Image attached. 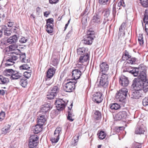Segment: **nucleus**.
Wrapping results in <instances>:
<instances>
[{
  "label": "nucleus",
  "mask_w": 148,
  "mask_h": 148,
  "mask_svg": "<svg viewBox=\"0 0 148 148\" xmlns=\"http://www.w3.org/2000/svg\"><path fill=\"white\" fill-rule=\"evenodd\" d=\"M138 40L140 45H142L143 43V39L142 35H141V36L138 38Z\"/></svg>",
  "instance_id": "nucleus-60"
},
{
  "label": "nucleus",
  "mask_w": 148,
  "mask_h": 148,
  "mask_svg": "<svg viewBox=\"0 0 148 148\" xmlns=\"http://www.w3.org/2000/svg\"><path fill=\"white\" fill-rule=\"evenodd\" d=\"M142 147L141 143L135 142L133 144L132 148H141Z\"/></svg>",
  "instance_id": "nucleus-44"
},
{
  "label": "nucleus",
  "mask_w": 148,
  "mask_h": 148,
  "mask_svg": "<svg viewBox=\"0 0 148 148\" xmlns=\"http://www.w3.org/2000/svg\"><path fill=\"white\" fill-rule=\"evenodd\" d=\"M76 83V82L71 81L67 82L63 86L64 90L66 92H72L75 88V84Z\"/></svg>",
  "instance_id": "nucleus-6"
},
{
  "label": "nucleus",
  "mask_w": 148,
  "mask_h": 148,
  "mask_svg": "<svg viewBox=\"0 0 148 148\" xmlns=\"http://www.w3.org/2000/svg\"><path fill=\"white\" fill-rule=\"evenodd\" d=\"M127 117V113L125 111H120L114 117V119L116 121L120 120L125 119Z\"/></svg>",
  "instance_id": "nucleus-11"
},
{
  "label": "nucleus",
  "mask_w": 148,
  "mask_h": 148,
  "mask_svg": "<svg viewBox=\"0 0 148 148\" xmlns=\"http://www.w3.org/2000/svg\"><path fill=\"white\" fill-rule=\"evenodd\" d=\"M20 69L23 70H28L30 68V67L27 64H23L20 66Z\"/></svg>",
  "instance_id": "nucleus-49"
},
{
  "label": "nucleus",
  "mask_w": 148,
  "mask_h": 148,
  "mask_svg": "<svg viewBox=\"0 0 148 148\" xmlns=\"http://www.w3.org/2000/svg\"><path fill=\"white\" fill-rule=\"evenodd\" d=\"M26 56L25 53H21L20 54V59L21 62L23 63H27L29 62L28 59L26 60Z\"/></svg>",
  "instance_id": "nucleus-33"
},
{
  "label": "nucleus",
  "mask_w": 148,
  "mask_h": 148,
  "mask_svg": "<svg viewBox=\"0 0 148 148\" xmlns=\"http://www.w3.org/2000/svg\"><path fill=\"white\" fill-rule=\"evenodd\" d=\"M132 86L135 90L146 92L148 91V79L146 81L134 80Z\"/></svg>",
  "instance_id": "nucleus-2"
},
{
  "label": "nucleus",
  "mask_w": 148,
  "mask_h": 148,
  "mask_svg": "<svg viewBox=\"0 0 148 148\" xmlns=\"http://www.w3.org/2000/svg\"><path fill=\"white\" fill-rule=\"evenodd\" d=\"M27 40V39L24 37H22L19 40V42L22 43L26 42Z\"/></svg>",
  "instance_id": "nucleus-55"
},
{
  "label": "nucleus",
  "mask_w": 148,
  "mask_h": 148,
  "mask_svg": "<svg viewBox=\"0 0 148 148\" xmlns=\"http://www.w3.org/2000/svg\"><path fill=\"white\" fill-rule=\"evenodd\" d=\"M42 125L38 124L32 127V131L34 134H38L42 131Z\"/></svg>",
  "instance_id": "nucleus-20"
},
{
  "label": "nucleus",
  "mask_w": 148,
  "mask_h": 148,
  "mask_svg": "<svg viewBox=\"0 0 148 148\" xmlns=\"http://www.w3.org/2000/svg\"><path fill=\"white\" fill-rule=\"evenodd\" d=\"M92 100L93 101L97 103L101 102L102 100V93L100 92H97L93 95Z\"/></svg>",
  "instance_id": "nucleus-13"
},
{
  "label": "nucleus",
  "mask_w": 148,
  "mask_h": 148,
  "mask_svg": "<svg viewBox=\"0 0 148 148\" xmlns=\"http://www.w3.org/2000/svg\"><path fill=\"white\" fill-rule=\"evenodd\" d=\"M73 116V113L69 111L68 112V116L67 117V119L70 121H72L73 119H72V116Z\"/></svg>",
  "instance_id": "nucleus-51"
},
{
  "label": "nucleus",
  "mask_w": 148,
  "mask_h": 148,
  "mask_svg": "<svg viewBox=\"0 0 148 148\" xmlns=\"http://www.w3.org/2000/svg\"><path fill=\"white\" fill-rule=\"evenodd\" d=\"M127 96H123V95H120L119 93L118 92L116 93V97L118 101L121 102L120 104L122 105V106H124V105L126 103V97Z\"/></svg>",
  "instance_id": "nucleus-14"
},
{
  "label": "nucleus",
  "mask_w": 148,
  "mask_h": 148,
  "mask_svg": "<svg viewBox=\"0 0 148 148\" xmlns=\"http://www.w3.org/2000/svg\"><path fill=\"white\" fill-rule=\"evenodd\" d=\"M116 6L114 5H113L112 8V13L113 15V17H114L116 15Z\"/></svg>",
  "instance_id": "nucleus-54"
},
{
  "label": "nucleus",
  "mask_w": 148,
  "mask_h": 148,
  "mask_svg": "<svg viewBox=\"0 0 148 148\" xmlns=\"http://www.w3.org/2000/svg\"><path fill=\"white\" fill-rule=\"evenodd\" d=\"M60 88L57 86H55L51 88L49 90L56 96L59 91Z\"/></svg>",
  "instance_id": "nucleus-28"
},
{
  "label": "nucleus",
  "mask_w": 148,
  "mask_h": 148,
  "mask_svg": "<svg viewBox=\"0 0 148 148\" xmlns=\"http://www.w3.org/2000/svg\"><path fill=\"white\" fill-rule=\"evenodd\" d=\"M95 33L92 30H89L87 32L86 37L83 40L84 43L86 45H90L95 38Z\"/></svg>",
  "instance_id": "nucleus-5"
},
{
  "label": "nucleus",
  "mask_w": 148,
  "mask_h": 148,
  "mask_svg": "<svg viewBox=\"0 0 148 148\" xmlns=\"http://www.w3.org/2000/svg\"><path fill=\"white\" fill-rule=\"evenodd\" d=\"M144 23H148V15L145 13L144 14V16L143 19Z\"/></svg>",
  "instance_id": "nucleus-59"
},
{
  "label": "nucleus",
  "mask_w": 148,
  "mask_h": 148,
  "mask_svg": "<svg viewBox=\"0 0 148 148\" xmlns=\"http://www.w3.org/2000/svg\"><path fill=\"white\" fill-rule=\"evenodd\" d=\"M81 135V132L78 133L76 137H74L73 139L71 142V145L73 146H75L77 144V142L78 141L79 137Z\"/></svg>",
  "instance_id": "nucleus-25"
},
{
  "label": "nucleus",
  "mask_w": 148,
  "mask_h": 148,
  "mask_svg": "<svg viewBox=\"0 0 148 148\" xmlns=\"http://www.w3.org/2000/svg\"><path fill=\"white\" fill-rule=\"evenodd\" d=\"M136 59L135 58H131V57H130L128 60L127 62L128 63L130 64H134L136 61Z\"/></svg>",
  "instance_id": "nucleus-46"
},
{
  "label": "nucleus",
  "mask_w": 148,
  "mask_h": 148,
  "mask_svg": "<svg viewBox=\"0 0 148 148\" xmlns=\"http://www.w3.org/2000/svg\"><path fill=\"white\" fill-rule=\"evenodd\" d=\"M20 83V85L23 87H25L27 84V79H25L21 78Z\"/></svg>",
  "instance_id": "nucleus-39"
},
{
  "label": "nucleus",
  "mask_w": 148,
  "mask_h": 148,
  "mask_svg": "<svg viewBox=\"0 0 148 148\" xmlns=\"http://www.w3.org/2000/svg\"><path fill=\"white\" fill-rule=\"evenodd\" d=\"M18 47V46L16 45H10L9 46V48L12 50H14Z\"/></svg>",
  "instance_id": "nucleus-56"
},
{
  "label": "nucleus",
  "mask_w": 148,
  "mask_h": 148,
  "mask_svg": "<svg viewBox=\"0 0 148 148\" xmlns=\"http://www.w3.org/2000/svg\"><path fill=\"white\" fill-rule=\"evenodd\" d=\"M143 106H146L148 105V97H145L143 101Z\"/></svg>",
  "instance_id": "nucleus-50"
},
{
  "label": "nucleus",
  "mask_w": 148,
  "mask_h": 148,
  "mask_svg": "<svg viewBox=\"0 0 148 148\" xmlns=\"http://www.w3.org/2000/svg\"><path fill=\"white\" fill-rule=\"evenodd\" d=\"M52 107L51 105L49 103L44 105L42 106L40 112L42 114H46L50 110Z\"/></svg>",
  "instance_id": "nucleus-15"
},
{
  "label": "nucleus",
  "mask_w": 148,
  "mask_h": 148,
  "mask_svg": "<svg viewBox=\"0 0 148 148\" xmlns=\"http://www.w3.org/2000/svg\"><path fill=\"white\" fill-rule=\"evenodd\" d=\"M53 18H49L47 20L46 25L53 24Z\"/></svg>",
  "instance_id": "nucleus-57"
},
{
  "label": "nucleus",
  "mask_w": 148,
  "mask_h": 148,
  "mask_svg": "<svg viewBox=\"0 0 148 148\" xmlns=\"http://www.w3.org/2000/svg\"><path fill=\"white\" fill-rule=\"evenodd\" d=\"M145 28L146 30V32L148 35V23H146L145 24Z\"/></svg>",
  "instance_id": "nucleus-64"
},
{
  "label": "nucleus",
  "mask_w": 148,
  "mask_h": 148,
  "mask_svg": "<svg viewBox=\"0 0 148 148\" xmlns=\"http://www.w3.org/2000/svg\"><path fill=\"white\" fill-rule=\"evenodd\" d=\"M146 130V128L145 125L139 122L137 124L135 133L136 134H144Z\"/></svg>",
  "instance_id": "nucleus-8"
},
{
  "label": "nucleus",
  "mask_w": 148,
  "mask_h": 148,
  "mask_svg": "<svg viewBox=\"0 0 148 148\" xmlns=\"http://www.w3.org/2000/svg\"><path fill=\"white\" fill-rule=\"evenodd\" d=\"M110 10L109 9H107L105 10L104 16L106 17H108L110 14Z\"/></svg>",
  "instance_id": "nucleus-52"
},
{
  "label": "nucleus",
  "mask_w": 148,
  "mask_h": 148,
  "mask_svg": "<svg viewBox=\"0 0 148 148\" xmlns=\"http://www.w3.org/2000/svg\"><path fill=\"white\" fill-rule=\"evenodd\" d=\"M14 71L12 69H6L3 72V74L7 76H9L12 75Z\"/></svg>",
  "instance_id": "nucleus-30"
},
{
  "label": "nucleus",
  "mask_w": 148,
  "mask_h": 148,
  "mask_svg": "<svg viewBox=\"0 0 148 148\" xmlns=\"http://www.w3.org/2000/svg\"><path fill=\"white\" fill-rule=\"evenodd\" d=\"M97 134L99 138L101 140L104 139L106 136L105 133L103 131H98Z\"/></svg>",
  "instance_id": "nucleus-38"
},
{
  "label": "nucleus",
  "mask_w": 148,
  "mask_h": 148,
  "mask_svg": "<svg viewBox=\"0 0 148 148\" xmlns=\"http://www.w3.org/2000/svg\"><path fill=\"white\" fill-rule=\"evenodd\" d=\"M46 31L48 33H51L53 32V24L46 25Z\"/></svg>",
  "instance_id": "nucleus-34"
},
{
  "label": "nucleus",
  "mask_w": 148,
  "mask_h": 148,
  "mask_svg": "<svg viewBox=\"0 0 148 148\" xmlns=\"http://www.w3.org/2000/svg\"><path fill=\"white\" fill-rule=\"evenodd\" d=\"M89 58V55L88 53H86V55H84V56H81L78 60V62L79 63H81V64H83L85 62H86Z\"/></svg>",
  "instance_id": "nucleus-24"
},
{
  "label": "nucleus",
  "mask_w": 148,
  "mask_h": 148,
  "mask_svg": "<svg viewBox=\"0 0 148 148\" xmlns=\"http://www.w3.org/2000/svg\"><path fill=\"white\" fill-rule=\"evenodd\" d=\"M59 62L58 60L55 58H52V61L51 64L53 66H57Z\"/></svg>",
  "instance_id": "nucleus-43"
},
{
  "label": "nucleus",
  "mask_w": 148,
  "mask_h": 148,
  "mask_svg": "<svg viewBox=\"0 0 148 148\" xmlns=\"http://www.w3.org/2000/svg\"><path fill=\"white\" fill-rule=\"evenodd\" d=\"M125 25V23H123L121 24V26L119 29V32H121L122 31L121 30L123 29L124 28Z\"/></svg>",
  "instance_id": "nucleus-62"
},
{
  "label": "nucleus",
  "mask_w": 148,
  "mask_h": 148,
  "mask_svg": "<svg viewBox=\"0 0 148 148\" xmlns=\"http://www.w3.org/2000/svg\"><path fill=\"white\" fill-rule=\"evenodd\" d=\"M31 75V71L29 70L28 71L25 72L24 73V76L27 78H29Z\"/></svg>",
  "instance_id": "nucleus-48"
},
{
  "label": "nucleus",
  "mask_w": 148,
  "mask_h": 148,
  "mask_svg": "<svg viewBox=\"0 0 148 148\" xmlns=\"http://www.w3.org/2000/svg\"><path fill=\"white\" fill-rule=\"evenodd\" d=\"M55 104L58 110H62L65 107L66 103L62 99H58L55 101Z\"/></svg>",
  "instance_id": "nucleus-9"
},
{
  "label": "nucleus",
  "mask_w": 148,
  "mask_h": 148,
  "mask_svg": "<svg viewBox=\"0 0 148 148\" xmlns=\"http://www.w3.org/2000/svg\"><path fill=\"white\" fill-rule=\"evenodd\" d=\"M118 5L119 7L122 6L123 7H125V6L123 0H120L118 4Z\"/></svg>",
  "instance_id": "nucleus-53"
},
{
  "label": "nucleus",
  "mask_w": 148,
  "mask_h": 148,
  "mask_svg": "<svg viewBox=\"0 0 148 148\" xmlns=\"http://www.w3.org/2000/svg\"><path fill=\"white\" fill-rule=\"evenodd\" d=\"M11 77V79L16 80L19 79H21L22 75L21 73H19L16 71H14Z\"/></svg>",
  "instance_id": "nucleus-21"
},
{
  "label": "nucleus",
  "mask_w": 148,
  "mask_h": 148,
  "mask_svg": "<svg viewBox=\"0 0 148 148\" xmlns=\"http://www.w3.org/2000/svg\"><path fill=\"white\" fill-rule=\"evenodd\" d=\"M36 14L38 15H39L40 12H41V9L39 7H37L36 9Z\"/></svg>",
  "instance_id": "nucleus-63"
},
{
  "label": "nucleus",
  "mask_w": 148,
  "mask_h": 148,
  "mask_svg": "<svg viewBox=\"0 0 148 148\" xmlns=\"http://www.w3.org/2000/svg\"><path fill=\"white\" fill-rule=\"evenodd\" d=\"M88 49L84 47L79 48L77 49V53L78 55H84L86 53H87Z\"/></svg>",
  "instance_id": "nucleus-26"
},
{
  "label": "nucleus",
  "mask_w": 148,
  "mask_h": 148,
  "mask_svg": "<svg viewBox=\"0 0 148 148\" xmlns=\"http://www.w3.org/2000/svg\"><path fill=\"white\" fill-rule=\"evenodd\" d=\"M18 59V57L16 56L13 55L10 57L6 60V63L5 65L6 66H8L12 65L15 63V61Z\"/></svg>",
  "instance_id": "nucleus-12"
},
{
  "label": "nucleus",
  "mask_w": 148,
  "mask_h": 148,
  "mask_svg": "<svg viewBox=\"0 0 148 148\" xmlns=\"http://www.w3.org/2000/svg\"><path fill=\"white\" fill-rule=\"evenodd\" d=\"M5 115V113L3 112L2 111L0 113V119H1L2 121L4 119Z\"/></svg>",
  "instance_id": "nucleus-58"
},
{
  "label": "nucleus",
  "mask_w": 148,
  "mask_h": 148,
  "mask_svg": "<svg viewBox=\"0 0 148 148\" xmlns=\"http://www.w3.org/2000/svg\"><path fill=\"white\" fill-rule=\"evenodd\" d=\"M141 66L142 65H140L138 68H134L129 72L132 74L134 76H138L139 72L138 78L141 80L140 81H146L147 80L146 70L145 67Z\"/></svg>",
  "instance_id": "nucleus-1"
},
{
  "label": "nucleus",
  "mask_w": 148,
  "mask_h": 148,
  "mask_svg": "<svg viewBox=\"0 0 148 148\" xmlns=\"http://www.w3.org/2000/svg\"><path fill=\"white\" fill-rule=\"evenodd\" d=\"M61 131V127H57L55 130L53 136L51 137V140L52 143H57L59 139V136Z\"/></svg>",
  "instance_id": "nucleus-7"
},
{
  "label": "nucleus",
  "mask_w": 148,
  "mask_h": 148,
  "mask_svg": "<svg viewBox=\"0 0 148 148\" xmlns=\"http://www.w3.org/2000/svg\"><path fill=\"white\" fill-rule=\"evenodd\" d=\"M108 74H103L101 73L99 74L98 78V81L99 84L98 86L99 87L106 88L108 86Z\"/></svg>",
  "instance_id": "nucleus-3"
},
{
  "label": "nucleus",
  "mask_w": 148,
  "mask_h": 148,
  "mask_svg": "<svg viewBox=\"0 0 148 148\" xmlns=\"http://www.w3.org/2000/svg\"><path fill=\"white\" fill-rule=\"evenodd\" d=\"M38 136L36 134L30 136L28 143L29 148H36L38 143Z\"/></svg>",
  "instance_id": "nucleus-4"
},
{
  "label": "nucleus",
  "mask_w": 148,
  "mask_h": 148,
  "mask_svg": "<svg viewBox=\"0 0 148 148\" xmlns=\"http://www.w3.org/2000/svg\"><path fill=\"white\" fill-rule=\"evenodd\" d=\"M109 66L106 62H103L100 65V69L99 74L102 73L103 74H107V73L108 70Z\"/></svg>",
  "instance_id": "nucleus-10"
},
{
  "label": "nucleus",
  "mask_w": 148,
  "mask_h": 148,
  "mask_svg": "<svg viewBox=\"0 0 148 148\" xmlns=\"http://www.w3.org/2000/svg\"><path fill=\"white\" fill-rule=\"evenodd\" d=\"M11 126L9 125H6L2 129V134H5L9 133L10 131Z\"/></svg>",
  "instance_id": "nucleus-27"
},
{
  "label": "nucleus",
  "mask_w": 148,
  "mask_h": 148,
  "mask_svg": "<svg viewBox=\"0 0 148 148\" xmlns=\"http://www.w3.org/2000/svg\"><path fill=\"white\" fill-rule=\"evenodd\" d=\"M72 77L75 80L77 79L80 77L82 73L77 69L73 70L72 72Z\"/></svg>",
  "instance_id": "nucleus-19"
},
{
  "label": "nucleus",
  "mask_w": 148,
  "mask_h": 148,
  "mask_svg": "<svg viewBox=\"0 0 148 148\" xmlns=\"http://www.w3.org/2000/svg\"><path fill=\"white\" fill-rule=\"evenodd\" d=\"M141 4L145 7H148V0H140Z\"/></svg>",
  "instance_id": "nucleus-47"
},
{
  "label": "nucleus",
  "mask_w": 148,
  "mask_h": 148,
  "mask_svg": "<svg viewBox=\"0 0 148 148\" xmlns=\"http://www.w3.org/2000/svg\"><path fill=\"white\" fill-rule=\"evenodd\" d=\"M56 96L53 94L52 92L51 91L49 90H48L47 95V97L49 99H53Z\"/></svg>",
  "instance_id": "nucleus-36"
},
{
  "label": "nucleus",
  "mask_w": 148,
  "mask_h": 148,
  "mask_svg": "<svg viewBox=\"0 0 148 148\" xmlns=\"http://www.w3.org/2000/svg\"><path fill=\"white\" fill-rule=\"evenodd\" d=\"M119 82L121 85L123 86H127L129 83L128 78L123 75L120 77Z\"/></svg>",
  "instance_id": "nucleus-16"
},
{
  "label": "nucleus",
  "mask_w": 148,
  "mask_h": 148,
  "mask_svg": "<svg viewBox=\"0 0 148 148\" xmlns=\"http://www.w3.org/2000/svg\"><path fill=\"white\" fill-rule=\"evenodd\" d=\"M110 0H99L98 2L100 5H105L109 4Z\"/></svg>",
  "instance_id": "nucleus-42"
},
{
  "label": "nucleus",
  "mask_w": 148,
  "mask_h": 148,
  "mask_svg": "<svg viewBox=\"0 0 148 148\" xmlns=\"http://www.w3.org/2000/svg\"><path fill=\"white\" fill-rule=\"evenodd\" d=\"M9 82V80L8 78L2 76L0 77V84H7Z\"/></svg>",
  "instance_id": "nucleus-35"
},
{
  "label": "nucleus",
  "mask_w": 148,
  "mask_h": 148,
  "mask_svg": "<svg viewBox=\"0 0 148 148\" xmlns=\"http://www.w3.org/2000/svg\"><path fill=\"white\" fill-rule=\"evenodd\" d=\"M5 28H7L5 26H3L2 30L4 31V34L5 36H10L12 32L10 30H8Z\"/></svg>",
  "instance_id": "nucleus-40"
},
{
  "label": "nucleus",
  "mask_w": 148,
  "mask_h": 148,
  "mask_svg": "<svg viewBox=\"0 0 148 148\" xmlns=\"http://www.w3.org/2000/svg\"><path fill=\"white\" fill-rule=\"evenodd\" d=\"M56 69L53 67H51L47 70L46 76L47 79H51L55 74Z\"/></svg>",
  "instance_id": "nucleus-18"
},
{
  "label": "nucleus",
  "mask_w": 148,
  "mask_h": 148,
  "mask_svg": "<svg viewBox=\"0 0 148 148\" xmlns=\"http://www.w3.org/2000/svg\"><path fill=\"white\" fill-rule=\"evenodd\" d=\"M110 107L111 110H116L120 108L121 106L119 104L117 103H113L110 105Z\"/></svg>",
  "instance_id": "nucleus-32"
},
{
  "label": "nucleus",
  "mask_w": 148,
  "mask_h": 148,
  "mask_svg": "<svg viewBox=\"0 0 148 148\" xmlns=\"http://www.w3.org/2000/svg\"><path fill=\"white\" fill-rule=\"evenodd\" d=\"M135 91L133 92L131 96V98L133 99H138L143 96V92L135 90Z\"/></svg>",
  "instance_id": "nucleus-17"
},
{
  "label": "nucleus",
  "mask_w": 148,
  "mask_h": 148,
  "mask_svg": "<svg viewBox=\"0 0 148 148\" xmlns=\"http://www.w3.org/2000/svg\"><path fill=\"white\" fill-rule=\"evenodd\" d=\"M59 0H49V3L52 4L56 3Z\"/></svg>",
  "instance_id": "nucleus-61"
},
{
  "label": "nucleus",
  "mask_w": 148,
  "mask_h": 148,
  "mask_svg": "<svg viewBox=\"0 0 148 148\" xmlns=\"http://www.w3.org/2000/svg\"><path fill=\"white\" fill-rule=\"evenodd\" d=\"M79 63L78 62L76 64V67L81 73H83L86 70L85 65L83 64H79Z\"/></svg>",
  "instance_id": "nucleus-29"
},
{
  "label": "nucleus",
  "mask_w": 148,
  "mask_h": 148,
  "mask_svg": "<svg viewBox=\"0 0 148 148\" xmlns=\"http://www.w3.org/2000/svg\"><path fill=\"white\" fill-rule=\"evenodd\" d=\"M92 21L94 23H99L102 21L100 16L97 14L93 16Z\"/></svg>",
  "instance_id": "nucleus-31"
},
{
  "label": "nucleus",
  "mask_w": 148,
  "mask_h": 148,
  "mask_svg": "<svg viewBox=\"0 0 148 148\" xmlns=\"http://www.w3.org/2000/svg\"><path fill=\"white\" fill-rule=\"evenodd\" d=\"M95 117L97 120L100 119L101 117V113L99 111H96L95 113Z\"/></svg>",
  "instance_id": "nucleus-45"
},
{
  "label": "nucleus",
  "mask_w": 148,
  "mask_h": 148,
  "mask_svg": "<svg viewBox=\"0 0 148 148\" xmlns=\"http://www.w3.org/2000/svg\"><path fill=\"white\" fill-rule=\"evenodd\" d=\"M131 57V56L129 55L128 52L125 50L124 53L123 54L122 58L124 60H127L130 57Z\"/></svg>",
  "instance_id": "nucleus-41"
},
{
  "label": "nucleus",
  "mask_w": 148,
  "mask_h": 148,
  "mask_svg": "<svg viewBox=\"0 0 148 148\" xmlns=\"http://www.w3.org/2000/svg\"><path fill=\"white\" fill-rule=\"evenodd\" d=\"M120 95H123V96H127L128 90L125 88H122L118 92Z\"/></svg>",
  "instance_id": "nucleus-37"
},
{
  "label": "nucleus",
  "mask_w": 148,
  "mask_h": 148,
  "mask_svg": "<svg viewBox=\"0 0 148 148\" xmlns=\"http://www.w3.org/2000/svg\"><path fill=\"white\" fill-rule=\"evenodd\" d=\"M17 40V37L16 35L11 36L7 40V42L10 44L15 43Z\"/></svg>",
  "instance_id": "nucleus-23"
},
{
  "label": "nucleus",
  "mask_w": 148,
  "mask_h": 148,
  "mask_svg": "<svg viewBox=\"0 0 148 148\" xmlns=\"http://www.w3.org/2000/svg\"><path fill=\"white\" fill-rule=\"evenodd\" d=\"M46 121L45 116L43 114H39L37 119V121L38 124L43 125Z\"/></svg>",
  "instance_id": "nucleus-22"
}]
</instances>
